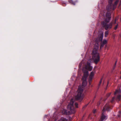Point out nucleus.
<instances>
[{
    "label": "nucleus",
    "mask_w": 121,
    "mask_h": 121,
    "mask_svg": "<svg viewBox=\"0 0 121 121\" xmlns=\"http://www.w3.org/2000/svg\"><path fill=\"white\" fill-rule=\"evenodd\" d=\"M115 97H113L111 101L112 102L114 101L115 98L117 100L119 101L120 99V97L121 96V91L120 89L116 90L114 93Z\"/></svg>",
    "instance_id": "obj_7"
},
{
    "label": "nucleus",
    "mask_w": 121,
    "mask_h": 121,
    "mask_svg": "<svg viewBox=\"0 0 121 121\" xmlns=\"http://www.w3.org/2000/svg\"><path fill=\"white\" fill-rule=\"evenodd\" d=\"M74 100L73 99H71L70 100V103L67 107V109L68 111L66 110L63 109L62 113L64 114L69 115L70 113H74L75 112V109L73 106V103Z\"/></svg>",
    "instance_id": "obj_3"
},
{
    "label": "nucleus",
    "mask_w": 121,
    "mask_h": 121,
    "mask_svg": "<svg viewBox=\"0 0 121 121\" xmlns=\"http://www.w3.org/2000/svg\"><path fill=\"white\" fill-rule=\"evenodd\" d=\"M111 94V93H108L107 95V96L108 97H109Z\"/></svg>",
    "instance_id": "obj_15"
},
{
    "label": "nucleus",
    "mask_w": 121,
    "mask_h": 121,
    "mask_svg": "<svg viewBox=\"0 0 121 121\" xmlns=\"http://www.w3.org/2000/svg\"><path fill=\"white\" fill-rule=\"evenodd\" d=\"M91 61L90 60H88L86 64L85 63L84 60H83L79 65V67L80 68L82 66H84L82 69V71L84 73V76L82 78V86L81 87L80 86H79L77 92V94L75 96V99L76 100L82 99L83 97L82 92L83 91V86H85L87 84L86 78L87 77L88 72V71H91L93 68L92 66L90 65Z\"/></svg>",
    "instance_id": "obj_1"
},
{
    "label": "nucleus",
    "mask_w": 121,
    "mask_h": 121,
    "mask_svg": "<svg viewBox=\"0 0 121 121\" xmlns=\"http://www.w3.org/2000/svg\"><path fill=\"white\" fill-rule=\"evenodd\" d=\"M101 15L104 16V14H101Z\"/></svg>",
    "instance_id": "obj_23"
},
{
    "label": "nucleus",
    "mask_w": 121,
    "mask_h": 121,
    "mask_svg": "<svg viewBox=\"0 0 121 121\" xmlns=\"http://www.w3.org/2000/svg\"><path fill=\"white\" fill-rule=\"evenodd\" d=\"M110 108V106L108 104H106L104 106L102 110V115L99 121H105L107 119V116L104 115L103 112L106 110L109 111Z\"/></svg>",
    "instance_id": "obj_5"
},
{
    "label": "nucleus",
    "mask_w": 121,
    "mask_h": 121,
    "mask_svg": "<svg viewBox=\"0 0 121 121\" xmlns=\"http://www.w3.org/2000/svg\"><path fill=\"white\" fill-rule=\"evenodd\" d=\"M69 2L72 3V4L75 5L74 3L72 0H70L69 1Z\"/></svg>",
    "instance_id": "obj_12"
},
{
    "label": "nucleus",
    "mask_w": 121,
    "mask_h": 121,
    "mask_svg": "<svg viewBox=\"0 0 121 121\" xmlns=\"http://www.w3.org/2000/svg\"><path fill=\"white\" fill-rule=\"evenodd\" d=\"M118 25L117 24L116 26L114 28V29L115 30H116L117 28V27H118Z\"/></svg>",
    "instance_id": "obj_17"
},
{
    "label": "nucleus",
    "mask_w": 121,
    "mask_h": 121,
    "mask_svg": "<svg viewBox=\"0 0 121 121\" xmlns=\"http://www.w3.org/2000/svg\"><path fill=\"white\" fill-rule=\"evenodd\" d=\"M119 7H121V0L120 2V3L119 4Z\"/></svg>",
    "instance_id": "obj_16"
},
{
    "label": "nucleus",
    "mask_w": 121,
    "mask_h": 121,
    "mask_svg": "<svg viewBox=\"0 0 121 121\" xmlns=\"http://www.w3.org/2000/svg\"><path fill=\"white\" fill-rule=\"evenodd\" d=\"M96 112V109H95L93 112L94 113H95Z\"/></svg>",
    "instance_id": "obj_18"
},
{
    "label": "nucleus",
    "mask_w": 121,
    "mask_h": 121,
    "mask_svg": "<svg viewBox=\"0 0 121 121\" xmlns=\"http://www.w3.org/2000/svg\"><path fill=\"white\" fill-rule=\"evenodd\" d=\"M116 20L115 21V23H116Z\"/></svg>",
    "instance_id": "obj_24"
},
{
    "label": "nucleus",
    "mask_w": 121,
    "mask_h": 121,
    "mask_svg": "<svg viewBox=\"0 0 121 121\" xmlns=\"http://www.w3.org/2000/svg\"><path fill=\"white\" fill-rule=\"evenodd\" d=\"M108 31H106L105 33V37H106L108 35Z\"/></svg>",
    "instance_id": "obj_11"
},
{
    "label": "nucleus",
    "mask_w": 121,
    "mask_h": 121,
    "mask_svg": "<svg viewBox=\"0 0 121 121\" xmlns=\"http://www.w3.org/2000/svg\"><path fill=\"white\" fill-rule=\"evenodd\" d=\"M116 63H117V61H116V62L115 63V66H114V68H113L114 69L115 68L116 66Z\"/></svg>",
    "instance_id": "obj_20"
},
{
    "label": "nucleus",
    "mask_w": 121,
    "mask_h": 121,
    "mask_svg": "<svg viewBox=\"0 0 121 121\" xmlns=\"http://www.w3.org/2000/svg\"><path fill=\"white\" fill-rule=\"evenodd\" d=\"M111 14L109 13H106V19L102 23V26L105 28L106 30L111 28L112 27V24L110 23L109 24H108L107 23L109 22L111 18Z\"/></svg>",
    "instance_id": "obj_4"
},
{
    "label": "nucleus",
    "mask_w": 121,
    "mask_h": 121,
    "mask_svg": "<svg viewBox=\"0 0 121 121\" xmlns=\"http://www.w3.org/2000/svg\"><path fill=\"white\" fill-rule=\"evenodd\" d=\"M118 117H120V115H118Z\"/></svg>",
    "instance_id": "obj_21"
},
{
    "label": "nucleus",
    "mask_w": 121,
    "mask_h": 121,
    "mask_svg": "<svg viewBox=\"0 0 121 121\" xmlns=\"http://www.w3.org/2000/svg\"><path fill=\"white\" fill-rule=\"evenodd\" d=\"M94 73L93 72H91L90 75V76L89 80V84H91L90 82H91L92 80L93 77L94 76Z\"/></svg>",
    "instance_id": "obj_8"
},
{
    "label": "nucleus",
    "mask_w": 121,
    "mask_h": 121,
    "mask_svg": "<svg viewBox=\"0 0 121 121\" xmlns=\"http://www.w3.org/2000/svg\"><path fill=\"white\" fill-rule=\"evenodd\" d=\"M102 80H103V79L102 78H101L100 81V82H99V85H100L101 84V83H102Z\"/></svg>",
    "instance_id": "obj_14"
},
{
    "label": "nucleus",
    "mask_w": 121,
    "mask_h": 121,
    "mask_svg": "<svg viewBox=\"0 0 121 121\" xmlns=\"http://www.w3.org/2000/svg\"><path fill=\"white\" fill-rule=\"evenodd\" d=\"M74 105L76 108L78 107V104L77 103H75L74 104Z\"/></svg>",
    "instance_id": "obj_13"
},
{
    "label": "nucleus",
    "mask_w": 121,
    "mask_h": 121,
    "mask_svg": "<svg viewBox=\"0 0 121 121\" xmlns=\"http://www.w3.org/2000/svg\"><path fill=\"white\" fill-rule=\"evenodd\" d=\"M119 113L120 114L121 113V112L120 111H119Z\"/></svg>",
    "instance_id": "obj_22"
},
{
    "label": "nucleus",
    "mask_w": 121,
    "mask_h": 121,
    "mask_svg": "<svg viewBox=\"0 0 121 121\" xmlns=\"http://www.w3.org/2000/svg\"><path fill=\"white\" fill-rule=\"evenodd\" d=\"M104 45H103V43H102V44L101 45L100 48H101L103 47Z\"/></svg>",
    "instance_id": "obj_19"
},
{
    "label": "nucleus",
    "mask_w": 121,
    "mask_h": 121,
    "mask_svg": "<svg viewBox=\"0 0 121 121\" xmlns=\"http://www.w3.org/2000/svg\"><path fill=\"white\" fill-rule=\"evenodd\" d=\"M103 37V32H101L100 35L99 36L95 41L96 43L94 46V48L92 53V59L94 62L96 64H97L99 61L100 57L99 54L97 52V50L98 49L99 45V43L102 40Z\"/></svg>",
    "instance_id": "obj_2"
},
{
    "label": "nucleus",
    "mask_w": 121,
    "mask_h": 121,
    "mask_svg": "<svg viewBox=\"0 0 121 121\" xmlns=\"http://www.w3.org/2000/svg\"><path fill=\"white\" fill-rule=\"evenodd\" d=\"M113 0H109L108 3L109 4L107 6V9L108 10H114L116 8V5L119 2L118 0H117L115 2L114 4L112 6V2Z\"/></svg>",
    "instance_id": "obj_6"
},
{
    "label": "nucleus",
    "mask_w": 121,
    "mask_h": 121,
    "mask_svg": "<svg viewBox=\"0 0 121 121\" xmlns=\"http://www.w3.org/2000/svg\"><path fill=\"white\" fill-rule=\"evenodd\" d=\"M107 43V41L106 39H104L103 40L102 42V43L103 45H104L106 44Z\"/></svg>",
    "instance_id": "obj_10"
},
{
    "label": "nucleus",
    "mask_w": 121,
    "mask_h": 121,
    "mask_svg": "<svg viewBox=\"0 0 121 121\" xmlns=\"http://www.w3.org/2000/svg\"><path fill=\"white\" fill-rule=\"evenodd\" d=\"M58 121H67V120L66 119L63 117H62L61 118V119Z\"/></svg>",
    "instance_id": "obj_9"
}]
</instances>
